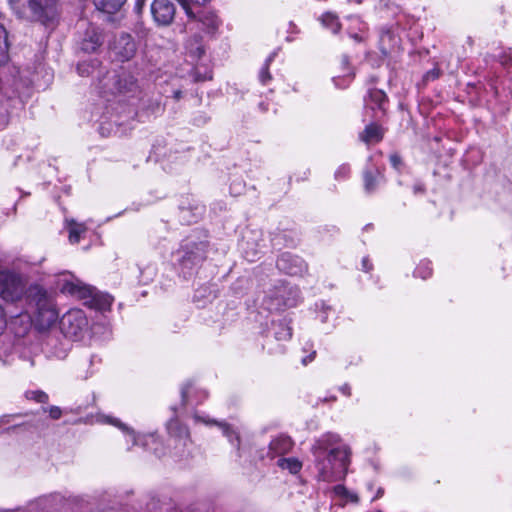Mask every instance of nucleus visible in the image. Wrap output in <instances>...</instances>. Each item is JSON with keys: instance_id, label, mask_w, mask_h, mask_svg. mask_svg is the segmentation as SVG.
Segmentation results:
<instances>
[{"instance_id": "nucleus-1", "label": "nucleus", "mask_w": 512, "mask_h": 512, "mask_svg": "<svg viewBox=\"0 0 512 512\" xmlns=\"http://www.w3.org/2000/svg\"><path fill=\"white\" fill-rule=\"evenodd\" d=\"M338 435L327 433L315 441L311 452L315 458L318 480L335 482L344 477L350 452L346 447H335Z\"/></svg>"}, {"instance_id": "nucleus-2", "label": "nucleus", "mask_w": 512, "mask_h": 512, "mask_svg": "<svg viewBox=\"0 0 512 512\" xmlns=\"http://www.w3.org/2000/svg\"><path fill=\"white\" fill-rule=\"evenodd\" d=\"M26 302L31 310V323L37 330H48L56 323L59 317L56 300L45 288L30 285Z\"/></svg>"}, {"instance_id": "nucleus-3", "label": "nucleus", "mask_w": 512, "mask_h": 512, "mask_svg": "<svg viewBox=\"0 0 512 512\" xmlns=\"http://www.w3.org/2000/svg\"><path fill=\"white\" fill-rule=\"evenodd\" d=\"M61 291L79 299H89V304L98 310L104 311L109 309L113 302V298L110 295L96 291L79 280L64 282L61 286Z\"/></svg>"}, {"instance_id": "nucleus-4", "label": "nucleus", "mask_w": 512, "mask_h": 512, "mask_svg": "<svg viewBox=\"0 0 512 512\" xmlns=\"http://www.w3.org/2000/svg\"><path fill=\"white\" fill-rule=\"evenodd\" d=\"M27 279L20 273L10 270H0V297L7 302L21 300L27 296Z\"/></svg>"}, {"instance_id": "nucleus-5", "label": "nucleus", "mask_w": 512, "mask_h": 512, "mask_svg": "<svg viewBox=\"0 0 512 512\" xmlns=\"http://www.w3.org/2000/svg\"><path fill=\"white\" fill-rule=\"evenodd\" d=\"M62 334L71 340L78 341L84 338L89 328L86 314L81 309H70L59 320Z\"/></svg>"}, {"instance_id": "nucleus-6", "label": "nucleus", "mask_w": 512, "mask_h": 512, "mask_svg": "<svg viewBox=\"0 0 512 512\" xmlns=\"http://www.w3.org/2000/svg\"><path fill=\"white\" fill-rule=\"evenodd\" d=\"M28 8L30 11L29 17L44 24L56 17L55 0H29Z\"/></svg>"}, {"instance_id": "nucleus-7", "label": "nucleus", "mask_w": 512, "mask_h": 512, "mask_svg": "<svg viewBox=\"0 0 512 512\" xmlns=\"http://www.w3.org/2000/svg\"><path fill=\"white\" fill-rule=\"evenodd\" d=\"M276 265L280 271L292 276H301L308 270L306 262L301 257L289 252L282 253Z\"/></svg>"}, {"instance_id": "nucleus-8", "label": "nucleus", "mask_w": 512, "mask_h": 512, "mask_svg": "<svg viewBox=\"0 0 512 512\" xmlns=\"http://www.w3.org/2000/svg\"><path fill=\"white\" fill-rule=\"evenodd\" d=\"M175 11V6L170 0H154L151 4L153 19L160 26L171 24Z\"/></svg>"}, {"instance_id": "nucleus-9", "label": "nucleus", "mask_w": 512, "mask_h": 512, "mask_svg": "<svg viewBox=\"0 0 512 512\" xmlns=\"http://www.w3.org/2000/svg\"><path fill=\"white\" fill-rule=\"evenodd\" d=\"M112 51L117 60L128 61L135 55L136 43L131 35L123 33L116 38Z\"/></svg>"}, {"instance_id": "nucleus-10", "label": "nucleus", "mask_w": 512, "mask_h": 512, "mask_svg": "<svg viewBox=\"0 0 512 512\" xmlns=\"http://www.w3.org/2000/svg\"><path fill=\"white\" fill-rule=\"evenodd\" d=\"M109 80H112L115 86V90H113L112 93H134L138 89L136 79L130 74L113 75Z\"/></svg>"}, {"instance_id": "nucleus-11", "label": "nucleus", "mask_w": 512, "mask_h": 512, "mask_svg": "<svg viewBox=\"0 0 512 512\" xmlns=\"http://www.w3.org/2000/svg\"><path fill=\"white\" fill-rule=\"evenodd\" d=\"M293 441L287 435H279L271 440L269 444L268 456L275 458L287 454L293 448Z\"/></svg>"}, {"instance_id": "nucleus-12", "label": "nucleus", "mask_w": 512, "mask_h": 512, "mask_svg": "<svg viewBox=\"0 0 512 512\" xmlns=\"http://www.w3.org/2000/svg\"><path fill=\"white\" fill-rule=\"evenodd\" d=\"M363 182L365 192L368 194L373 193L377 187L384 182L383 173L378 168L365 169L363 172Z\"/></svg>"}, {"instance_id": "nucleus-13", "label": "nucleus", "mask_w": 512, "mask_h": 512, "mask_svg": "<svg viewBox=\"0 0 512 512\" xmlns=\"http://www.w3.org/2000/svg\"><path fill=\"white\" fill-rule=\"evenodd\" d=\"M102 43L103 37L101 33L96 28L91 27L86 32L81 48L85 52L92 53L95 52Z\"/></svg>"}, {"instance_id": "nucleus-14", "label": "nucleus", "mask_w": 512, "mask_h": 512, "mask_svg": "<svg viewBox=\"0 0 512 512\" xmlns=\"http://www.w3.org/2000/svg\"><path fill=\"white\" fill-rule=\"evenodd\" d=\"M177 256L178 261L183 268H192L203 259V256L197 246L191 250H179L177 251Z\"/></svg>"}, {"instance_id": "nucleus-15", "label": "nucleus", "mask_w": 512, "mask_h": 512, "mask_svg": "<svg viewBox=\"0 0 512 512\" xmlns=\"http://www.w3.org/2000/svg\"><path fill=\"white\" fill-rule=\"evenodd\" d=\"M366 105L371 109H379L382 113L386 110L388 102L387 95L384 91L379 89H371L368 92V97L365 99Z\"/></svg>"}, {"instance_id": "nucleus-16", "label": "nucleus", "mask_w": 512, "mask_h": 512, "mask_svg": "<svg viewBox=\"0 0 512 512\" xmlns=\"http://www.w3.org/2000/svg\"><path fill=\"white\" fill-rule=\"evenodd\" d=\"M384 136L383 128L375 123L366 126L364 131L360 134V138L366 144L378 143Z\"/></svg>"}, {"instance_id": "nucleus-17", "label": "nucleus", "mask_w": 512, "mask_h": 512, "mask_svg": "<svg viewBox=\"0 0 512 512\" xmlns=\"http://www.w3.org/2000/svg\"><path fill=\"white\" fill-rule=\"evenodd\" d=\"M167 429L169 434L172 437H174L175 440L182 442L184 446H186L187 443L190 442V434L188 428L186 426L181 425L177 420H171L168 423Z\"/></svg>"}, {"instance_id": "nucleus-18", "label": "nucleus", "mask_w": 512, "mask_h": 512, "mask_svg": "<svg viewBox=\"0 0 512 512\" xmlns=\"http://www.w3.org/2000/svg\"><path fill=\"white\" fill-rule=\"evenodd\" d=\"M65 227L68 230V239L71 244L78 243L87 232V227L84 223H78L73 219L66 220Z\"/></svg>"}, {"instance_id": "nucleus-19", "label": "nucleus", "mask_w": 512, "mask_h": 512, "mask_svg": "<svg viewBox=\"0 0 512 512\" xmlns=\"http://www.w3.org/2000/svg\"><path fill=\"white\" fill-rule=\"evenodd\" d=\"M199 22L208 33H214L218 30L221 21L213 12H205L199 17Z\"/></svg>"}, {"instance_id": "nucleus-20", "label": "nucleus", "mask_w": 512, "mask_h": 512, "mask_svg": "<svg viewBox=\"0 0 512 512\" xmlns=\"http://www.w3.org/2000/svg\"><path fill=\"white\" fill-rule=\"evenodd\" d=\"M126 0H93L95 7L99 11H103L108 14L117 12Z\"/></svg>"}, {"instance_id": "nucleus-21", "label": "nucleus", "mask_w": 512, "mask_h": 512, "mask_svg": "<svg viewBox=\"0 0 512 512\" xmlns=\"http://www.w3.org/2000/svg\"><path fill=\"white\" fill-rule=\"evenodd\" d=\"M186 50L188 54L194 58H201V56L205 52L204 45L202 43V38L200 36H194L186 43Z\"/></svg>"}, {"instance_id": "nucleus-22", "label": "nucleus", "mask_w": 512, "mask_h": 512, "mask_svg": "<svg viewBox=\"0 0 512 512\" xmlns=\"http://www.w3.org/2000/svg\"><path fill=\"white\" fill-rule=\"evenodd\" d=\"M320 21L326 28L330 29L334 34L341 30V23L338 16L332 12H326L320 17Z\"/></svg>"}, {"instance_id": "nucleus-23", "label": "nucleus", "mask_w": 512, "mask_h": 512, "mask_svg": "<svg viewBox=\"0 0 512 512\" xmlns=\"http://www.w3.org/2000/svg\"><path fill=\"white\" fill-rule=\"evenodd\" d=\"M274 337L278 341H288L292 336L291 327L284 321L273 323Z\"/></svg>"}, {"instance_id": "nucleus-24", "label": "nucleus", "mask_w": 512, "mask_h": 512, "mask_svg": "<svg viewBox=\"0 0 512 512\" xmlns=\"http://www.w3.org/2000/svg\"><path fill=\"white\" fill-rule=\"evenodd\" d=\"M348 19L354 21L358 25L357 33H351L350 36L356 42H363L367 38L368 26L365 22H363L358 16H349Z\"/></svg>"}, {"instance_id": "nucleus-25", "label": "nucleus", "mask_w": 512, "mask_h": 512, "mask_svg": "<svg viewBox=\"0 0 512 512\" xmlns=\"http://www.w3.org/2000/svg\"><path fill=\"white\" fill-rule=\"evenodd\" d=\"M278 466L282 469L288 470L292 474H297L302 468V463L297 458H280Z\"/></svg>"}, {"instance_id": "nucleus-26", "label": "nucleus", "mask_w": 512, "mask_h": 512, "mask_svg": "<svg viewBox=\"0 0 512 512\" xmlns=\"http://www.w3.org/2000/svg\"><path fill=\"white\" fill-rule=\"evenodd\" d=\"M275 56H276L275 52L271 53L267 57V59L264 62L263 67L259 71L258 78L262 85H267L272 80V75L269 71V67H270L272 61L274 60Z\"/></svg>"}, {"instance_id": "nucleus-27", "label": "nucleus", "mask_w": 512, "mask_h": 512, "mask_svg": "<svg viewBox=\"0 0 512 512\" xmlns=\"http://www.w3.org/2000/svg\"><path fill=\"white\" fill-rule=\"evenodd\" d=\"M432 274L431 263L429 261H422L415 269L414 275L416 277L427 279Z\"/></svg>"}, {"instance_id": "nucleus-28", "label": "nucleus", "mask_w": 512, "mask_h": 512, "mask_svg": "<svg viewBox=\"0 0 512 512\" xmlns=\"http://www.w3.org/2000/svg\"><path fill=\"white\" fill-rule=\"evenodd\" d=\"M25 397L28 400H33L37 403H47L49 400L48 394L42 390L27 391L25 393Z\"/></svg>"}, {"instance_id": "nucleus-29", "label": "nucleus", "mask_w": 512, "mask_h": 512, "mask_svg": "<svg viewBox=\"0 0 512 512\" xmlns=\"http://www.w3.org/2000/svg\"><path fill=\"white\" fill-rule=\"evenodd\" d=\"M218 425L221 427L223 434L229 439V441L231 443H234V440L236 441V446L239 449L238 433L236 431H234L232 429V427L230 425H228L227 423H219Z\"/></svg>"}, {"instance_id": "nucleus-30", "label": "nucleus", "mask_w": 512, "mask_h": 512, "mask_svg": "<svg viewBox=\"0 0 512 512\" xmlns=\"http://www.w3.org/2000/svg\"><path fill=\"white\" fill-rule=\"evenodd\" d=\"M380 42L383 46V49L390 48L396 44V37L392 31L387 29L382 32Z\"/></svg>"}, {"instance_id": "nucleus-31", "label": "nucleus", "mask_w": 512, "mask_h": 512, "mask_svg": "<svg viewBox=\"0 0 512 512\" xmlns=\"http://www.w3.org/2000/svg\"><path fill=\"white\" fill-rule=\"evenodd\" d=\"M8 50L7 35H0V65L5 64L8 61Z\"/></svg>"}, {"instance_id": "nucleus-32", "label": "nucleus", "mask_w": 512, "mask_h": 512, "mask_svg": "<svg viewBox=\"0 0 512 512\" xmlns=\"http://www.w3.org/2000/svg\"><path fill=\"white\" fill-rule=\"evenodd\" d=\"M93 70L94 66L87 62L79 63L77 66V71L81 76H88L93 73Z\"/></svg>"}, {"instance_id": "nucleus-33", "label": "nucleus", "mask_w": 512, "mask_h": 512, "mask_svg": "<svg viewBox=\"0 0 512 512\" xmlns=\"http://www.w3.org/2000/svg\"><path fill=\"white\" fill-rule=\"evenodd\" d=\"M350 174V167L348 165H341L335 172V178L337 180L347 179Z\"/></svg>"}, {"instance_id": "nucleus-34", "label": "nucleus", "mask_w": 512, "mask_h": 512, "mask_svg": "<svg viewBox=\"0 0 512 512\" xmlns=\"http://www.w3.org/2000/svg\"><path fill=\"white\" fill-rule=\"evenodd\" d=\"M334 491L337 495L343 496V497H349L352 501H357V496L353 494H349L347 489L343 485H337L334 488Z\"/></svg>"}, {"instance_id": "nucleus-35", "label": "nucleus", "mask_w": 512, "mask_h": 512, "mask_svg": "<svg viewBox=\"0 0 512 512\" xmlns=\"http://www.w3.org/2000/svg\"><path fill=\"white\" fill-rule=\"evenodd\" d=\"M43 410L48 412L49 416L54 420H57L62 416V410L58 406H50L49 408H44Z\"/></svg>"}, {"instance_id": "nucleus-36", "label": "nucleus", "mask_w": 512, "mask_h": 512, "mask_svg": "<svg viewBox=\"0 0 512 512\" xmlns=\"http://www.w3.org/2000/svg\"><path fill=\"white\" fill-rule=\"evenodd\" d=\"M390 163L396 170H400L403 165L402 159L398 154L390 155Z\"/></svg>"}, {"instance_id": "nucleus-37", "label": "nucleus", "mask_w": 512, "mask_h": 512, "mask_svg": "<svg viewBox=\"0 0 512 512\" xmlns=\"http://www.w3.org/2000/svg\"><path fill=\"white\" fill-rule=\"evenodd\" d=\"M6 326H7V321H6L5 313H4L2 306L0 305V334L3 333Z\"/></svg>"}, {"instance_id": "nucleus-38", "label": "nucleus", "mask_w": 512, "mask_h": 512, "mask_svg": "<svg viewBox=\"0 0 512 512\" xmlns=\"http://www.w3.org/2000/svg\"><path fill=\"white\" fill-rule=\"evenodd\" d=\"M52 353L57 358H63L66 356L67 348L61 343V347L56 348Z\"/></svg>"}, {"instance_id": "nucleus-39", "label": "nucleus", "mask_w": 512, "mask_h": 512, "mask_svg": "<svg viewBox=\"0 0 512 512\" xmlns=\"http://www.w3.org/2000/svg\"><path fill=\"white\" fill-rule=\"evenodd\" d=\"M244 253H245L246 259L250 262L255 261L257 258V255H258L257 250H255V251L254 250L253 251L245 250Z\"/></svg>"}, {"instance_id": "nucleus-40", "label": "nucleus", "mask_w": 512, "mask_h": 512, "mask_svg": "<svg viewBox=\"0 0 512 512\" xmlns=\"http://www.w3.org/2000/svg\"><path fill=\"white\" fill-rule=\"evenodd\" d=\"M362 268L365 272H369L372 269V264L367 257L362 259Z\"/></svg>"}, {"instance_id": "nucleus-41", "label": "nucleus", "mask_w": 512, "mask_h": 512, "mask_svg": "<svg viewBox=\"0 0 512 512\" xmlns=\"http://www.w3.org/2000/svg\"><path fill=\"white\" fill-rule=\"evenodd\" d=\"M413 190H414L415 194L424 193L425 187H424V185L422 183H416L413 186Z\"/></svg>"}, {"instance_id": "nucleus-42", "label": "nucleus", "mask_w": 512, "mask_h": 512, "mask_svg": "<svg viewBox=\"0 0 512 512\" xmlns=\"http://www.w3.org/2000/svg\"><path fill=\"white\" fill-rule=\"evenodd\" d=\"M179 2L181 3V5L183 6V8L185 9V11H186L187 15H188L189 17H192V16H193V14H192V12H191V10H190V8H189V6H188L187 2H186L185 0H179Z\"/></svg>"}, {"instance_id": "nucleus-43", "label": "nucleus", "mask_w": 512, "mask_h": 512, "mask_svg": "<svg viewBox=\"0 0 512 512\" xmlns=\"http://www.w3.org/2000/svg\"><path fill=\"white\" fill-rule=\"evenodd\" d=\"M189 387H190V385H187V386L183 387L181 390V396H182L183 403H185L187 401V394H188Z\"/></svg>"}, {"instance_id": "nucleus-44", "label": "nucleus", "mask_w": 512, "mask_h": 512, "mask_svg": "<svg viewBox=\"0 0 512 512\" xmlns=\"http://www.w3.org/2000/svg\"><path fill=\"white\" fill-rule=\"evenodd\" d=\"M383 495H384V489L382 487H379L377 489L376 494L373 496L372 501H375V500L381 498Z\"/></svg>"}, {"instance_id": "nucleus-45", "label": "nucleus", "mask_w": 512, "mask_h": 512, "mask_svg": "<svg viewBox=\"0 0 512 512\" xmlns=\"http://www.w3.org/2000/svg\"><path fill=\"white\" fill-rule=\"evenodd\" d=\"M145 1L146 0H136L135 2V9L140 12L142 10V8L144 7L145 5Z\"/></svg>"}, {"instance_id": "nucleus-46", "label": "nucleus", "mask_w": 512, "mask_h": 512, "mask_svg": "<svg viewBox=\"0 0 512 512\" xmlns=\"http://www.w3.org/2000/svg\"><path fill=\"white\" fill-rule=\"evenodd\" d=\"M340 389H341L342 393L345 394L346 396L351 395L350 387L348 385H344Z\"/></svg>"}, {"instance_id": "nucleus-47", "label": "nucleus", "mask_w": 512, "mask_h": 512, "mask_svg": "<svg viewBox=\"0 0 512 512\" xmlns=\"http://www.w3.org/2000/svg\"><path fill=\"white\" fill-rule=\"evenodd\" d=\"M315 357V352H313L312 354H310L309 356H307L306 358L303 359V364H307L308 362H311L313 361Z\"/></svg>"}, {"instance_id": "nucleus-48", "label": "nucleus", "mask_w": 512, "mask_h": 512, "mask_svg": "<svg viewBox=\"0 0 512 512\" xmlns=\"http://www.w3.org/2000/svg\"><path fill=\"white\" fill-rule=\"evenodd\" d=\"M173 96L176 100H179L182 97V92L180 90H176L174 91Z\"/></svg>"}, {"instance_id": "nucleus-49", "label": "nucleus", "mask_w": 512, "mask_h": 512, "mask_svg": "<svg viewBox=\"0 0 512 512\" xmlns=\"http://www.w3.org/2000/svg\"><path fill=\"white\" fill-rule=\"evenodd\" d=\"M194 418H195V420H196V421H200V420H201V421H203V422H204V423H206V424L210 423L209 421L202 419V418H201L200 416H198V415H195V416H194Z\"/></svg>"}, {"instance_id": "nucleus-50", "label": "nucleus", "mask_w": 512, "mask_h": 512, "mask_svg": "<svg viewBox=\"0 0 512 512\" xmlns=\"http://www.w3.org/2000/svg\"><path fill=\"white\" fill-rule=\"evenodd\" d=\"M350 3L361 4L364 0H347Z\"/></svg>"}, {"instance_id": "nucleus-51", "label": "nucleus", "mask_w": 512, "mask_h": 512, "mask_svg": "<svg viewBox=\"0 0 512 512\" xmlns=\"http://www.w3.org/2000/svg\"><path fill=\"white\" fill-rule=\"evenodd\" d=\"M212 79V76L209 74L203 78H198V80H211Z\"/></svg>"}, {"instance_id": "nucleus-52", "label": "nucleus", "mask_w": 512, "mask_h": 512, "mask_svg": "<svg viewBox=\"0 0 512 512\" xmlns=\"http://www.w3.org/2000/svg\"><path fill=\"white\" fill-rule=\"evenodd\" d=\"M114 425H117V426H119L122 429H126V427L124 425H122V424H120L118 422H114Z\"/></svg>"}, {"instance_id": "nucleus-53", "label": "nucleus", "mask_w": 512, "mask_h": 512, "mask_svg": "<svg viewBox=\"0 0 512 512\" xmlns=\"http://www.w3.org/2000/svg\"><path fill=\"white\" fill-rule=\"evenodd\" d=\"M53 340H54V339H52V338H51V339H49V340H48V342H47V345H48V346H50V345H51V343L53 342Z\"/></svg>"}, {"instance_id": "nucleus-54", "label": "nucleus", "mask_w": 512, "mask_h": 512, "mask_svg": "<svg viewBox=\"0 0 512 512\" xmlns=\"http://www.w3.org/2000/svg\"><path fill=\"white\" fill-rule=\"evenodd\" d=\"M321 321H322V322H325V321H326V316L322 315V316H321Z\"/></svg>"}, {"instance_id": "nucleus-55", "label": "nucleus", "mask_w": 512, "mask_h": 512, "mask_svg": "<svg viewBox=\"0 0 512 512\" xmlns=\"http://www.w3.org/2000/svg\"><path fill=\"white\" fill-rule=\"evenodd\" d=\"M0 30H2L3 35H6V31L3 29V27H0Z\"/></svg>"}, {"instance_id": "nucleus-56", "label": "nucleus", "mask_w": 512, "mask_h": 512, "mask_svg": "<svg viewBox=\"0 0 512 512\" xmlns=\"http://www.w3.org/2000/svg\"><path fill=\"white\" fill-rule=\"evenodd\" d=\"M378 512H381V511H378Z\"/></svg>"}]
</instances>
